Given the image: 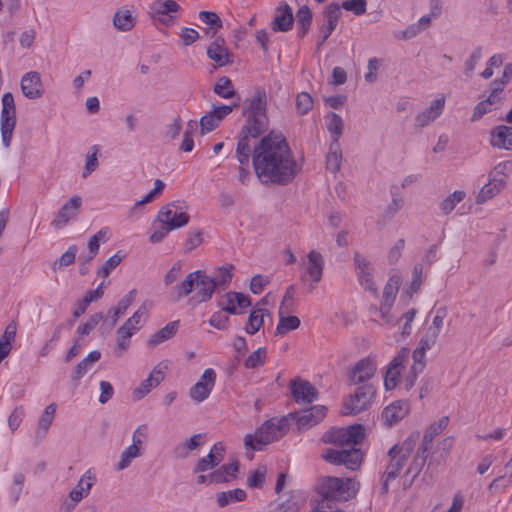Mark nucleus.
Here are the masks:
<instances>
[{"instance_id": "obj_26", "label": "nucleus", "mask_w": 512, "mask_h": 512, "mask_svg": "<svg viewBox=\"0 0 512 512\" xmlns=\"http://www.w3.org/2000/svg\"><path fill=\"white\" fill-rule=\"evenodd\" d=\"M225 447L222 442L215 443L208 455L198 460L194 472H205L213 469L224 459Z\"/></svg>"}, {"instance_id": "obj_46", "label": "nucleus", "mask_w": 512, "mask_h": 512, "mask_svg": "<svg viewBox=\"0 0 512 512\" xmlns=\"http://www.w3.org/2000/svg\"><path fill=\"white\" fill-rule=\"evenodd\" d=\"M142 455V450L137 448L136 445L128 446L120 455V459L116 465L118 471L128 468L132 461Z\"/></svg>"}, {"instance_id": "obj_49", "label": "nucleus", "mask_w": 512, "mask_h": 512, "mask_svg": "<svg viewBox=\"0 0 512 512\" xmlns=\"http://www.w3.org/2000/svg\"><path fill=\"white\" fill-rule=\"evenodd\" d=\"M466 196V193L462 190H456L452 194L448 195L442 202L439 204V208L441 212L445 215L451 213L456 205L460 203Z\"/></svg>"}, {"instance_id": "obj_10", "label": "nucleus", "mask_w": 512, "mask_h": 512, "mask_svg": "<svg viewBox=\"0 0 512 512\" xmlns=\"http://www.w3.org/2000/svg\"><path fill=\"white\" fill-rule=\"evenodd\" d=\"M16 122L14 97L11 93L7 92L2 96V110L0 115L1 138L5 148H9L11 145Z\"/></svg>"}, {"instance_id": "obj_7", "label": "nucleus", "mask_w": 512, "mask_h": 512, "mask_svg": "<svg viewBox=\"0 0 512 512\" xmlns=\"http://www.w3.org/2000/svg\"><path fill=\"white\" fill-rule=\"evenodd\" d=\"M286 432V420L273 418L266 421L254 435L247 434L244 438V445L247 449L261 450L263 445L280 439Z\"/></svg>"}, {"instance_id": "obj_12", "label": "nucleus", "mask_w": 512, "mask_h": 512, "mask_svg": "<svg viewBox=\"0 0 512 512\" xmlns=\"http://www.w3.org/2000/svg\"><path fill=\"white\" fill-rule=\"evenodd\" d=\"M353 264L355 273L361 287L374 296L378 294V288L374 281V269L371 262L359 252H355L353 256Z\"/></svg>"}, {"instance_id": "obj_13", "label": "nucleus", "mask_w": 512, "mask_h": 512, "mask_svg": "<svg viewBox=\"0 0 512 512\" xmlns=\"http://www.w3.org/2000/svg\"><path fill=\"white\" fill-rule=\"evenodd\" d=\"M377 366V359L373 354L360 359L349 372L350 382L354 385H358L369 381L375 375Z\"/></svg>"}, {"instance_id": "obj_53", "label": "nucleus", "mask_w": 512, "mask_h": 512, "mask_svg": "<svg viewBox=\"0 0 512 512\" xmlns=\"http://www.w3.org/2000/svg\"><path fill=\"white\" fill-rule=\"evenodd\" d=\"M214 92L225 99L232 98L235 95L232 81L228 77H220L214 87Z\"/></svg>"}, {"instance_id": "obj_18", "label": "nucleus", "mask_w": 512, "mask_h": 512, "mask_svg": "<svg viewBox=\"0 0 512 512\" xmlns=\"http://www.w3.org/2000/svg\"><path fill=\"white\" fill-rule=\"evenodd\" d=\"M446 99L444 95H438L423 111L419 112L415 117V124L418 127H426L434 122L445 108Z\"/></svg>"}, {"instance_id": "obj_1", "label": "nucleus", "mask_w": 512, "mask_h": 512, "mask_svg": "<svg viewBox=\"0 0 512 512\" xmlns=\"http://www.w3.org/2000/svg\"><path fill=\"white\" fill-rule=\"evenodd\" d=\"M252 164L263 184L288 185L301 170L286 138L270 132L253 147Z\"/></svg>"}, {"instance_id": "obj_32", "label": "nucleus", "mask_w": 512, "mask_h": 512, "mask_svg": "<svg viewBox=\"0 0 512 512\" xmlns=\"http://www.w3.org/2000/svg\"><path fill=\"white\" fill-rule=\"evenodd\" d=\"M206 435L202 433L194 434L189 439L179 443L173 450L174 456L178 459H185L189 454L200 448L205 441Z\"/></svg>"}, {"instance_id": "obj_60", "label": "nucleus", "mask_w": 512, "mask_h": 512, "mask_svg": "<svg viewBox=\"0 0 512 512\" xmlns=\"http://www.w3.org/2000/svg\"><path fill=\"white\" fill-rule=\"evenodd\" d=\"M429 350L428 348L419 344V346L413 351L411 365L412 371L422 372L425 367V353Z\"/></svg>"}, {"instance_id": "obj_39", "label": "nucleus", "mask_w": 512, "mask_h": 512, "mask_svg": "<svg viewBox=\"0 0 512 512\" xmlns=\"http://www.w3.org/2000/svg\"><path fill=\"white\" fill-rule=\"evenodd\" d=\"M266 315H269V311L267 309L261 307L254 308L249 315L247 324L244 328L245 331L250 335H254L258 332L264 324V317Z\"/></svg>"}, {"instance_id": "obj_8", "label": "nucleus", "mask_w": 512, "mask_h": 512, "mask_svg": "<svg viewBox=\"0 0 512 512\" xmlns=\"http://www.w3.org/2000/svg\"><path fill=\"white\" fill-rule=\"evenodd\" d=\"M449 418L447 416L441 417L438 421L433 422L425 431L420 447L417 450L415 457L408 467L407 473L417 475L423 468L434 438L439 435L448 425Z\"/></svg>"}, {"instance_id": "obj_2", "label": "nucleus", "mask_w": 512, "mask_h": 512, "mask_svg": "<svg viewBox=\"0 0 512 512\" xmlns=\"http://www.w3.org/2000/svg\"><path fill=\"white\" fill-rule=\"evenodd\" d=\"M364 438L362 425H351L343 428L333 427L326 431L321 440L324 443L334 444L340 449H327L322 457L334 465H344L347 469L356 470L360 467L363 454L356 448Z\"/></svg>"}, {"instance_id": "obj_24", "label": "nucleus", "mask_w": 512, "mask_h": 512, "mask_svg": "<svg viewBox=\"0 0 512 512\" xmlns=\"http://www.w3.org/2000/svg\"><path fill=\"white\" fill-rule=\"evenodd\" d=\"M326 415V407L315 405L296 414V423L299 429H308L318 424Z\"/></svg>"}, {"instance_id": "obj_55", "label": "nucleus", "mask_w": 512, "mask_h": 512, "mask_svg": "<svg viewBox=\"0 0 512 512\" xmlns=\"http://www.w3.org/2000/svg\"><path fill=\"white\" fill-rule=\"evenodd\" d=\"M483 53L481 47H476L473 49V51L470 53L468 58L465 60L464 63V74L466 76H471L475 67L482 59Z\"/></svg>"}, {"instance_id": "obj_64", "label": "nucleus", "mask_w": 512, "mask_h": 512, "mask_svg": "<svg viewBox=\"0 0 512 512\" xmlns=\"http://www.w3.org/2000/svg\"><path fill=\"white\" fill-rule=\"evenodd\" d=\"M296 106L300 114H307L313 107L312 97L306 92L299 93L296 98Z\"/></svg>"}, {"instance_id": "obj_4", "label": "nucleus", "mask_w": 512, "mask_h": 512, "mask_svg": "<svg viewBox=\"0 0 512 512\" xmlns=\"http://www.w3.org/2000/svg\"><path fill=\"white\" fill-rule=\"evenodd\" d=\"M216 283L203 270L189 273L185 279L173 287L177 299L190 295L194 290L193 299L198 303L207 302L215 292Z\"/></svg>"}, {"instance_id": "obj_27", "label": "nucleus", "mask_w": 512, "mask_h": 512, "mask_svg": "<svg viewBox=\"0 0 512 512\" xmlns=\"http://www.w3.org/2000/svg\"><path fill=\"white\" fill-rule=\"evenodd\" d=\"M291 391L297 403H311L317 399L316 388L307 380H295L291 384Z\"/></svg>"}, {"instance_id": "obj_42", "label": "nucleus", "mask_w": 512, "mask_h": 512, "mask_svg": "<svg viewBox=\"0 0 512 512\" xmlns=\"http://www.w3.org/2000/svg\"><path fill=\"white\" fill-rule=\"evenodd\" d=\"M99 154L100 148L98 145H93L89 148L86 158L85 165L82 170V178H88L94 171L99 167Z\"/></svg>"}, {"instance_id": "obj_57", "label": "nucleus", "mask_w": 512, "mask_h": 512, "mask_svg": "<svg viewBox=\"0 0 512 512\" xmlns=\"http://www.w3.org/2000/svg\"><path fill=\"white\" fill-rule=\"evenodd\" d=\"M343 120L342 118L336 114L331 113L329 116V121L327 123L328 131L333 135V140L338 141L343 130Z\"/></svg>"}, {"instance_id": "obj_17", "label": "nucleus", "mask_w": 512, "mask_h": 512, "mask_svg": "<svg viewBox=\"0 0 512 512\" xmlns=\"http://www.w3.org/2000/svg\"><path fill=\"white\" fill-rule=\"evenodd\" d=\"M82 198L79 195L72 196L57 212L55 218L51 222L56 229L65 227L69 221L75 219L81 209Z\"/></svg>"}, {"instance_id": "obj_44", "label": "nucleus", "mask_w": 512, "mask_h": 512, "mask_svg": "<svg viewBox=\"0 0 512 512\" xmlns=\"http://www.w3.org/2000/svg\"><path fill=\"white\" fill-rule=\"evenodd\" d=\"M16 336V325L10 323L0 338V363L8 356L12 349V342Z\"/></svg>"}, {"instance_id": "obj_62", "label": "nucleus", "mask_w": 512, "mask_h": 512, "mask_svg": "<svg viewBox=\"0 0 512 512\" xmlns=\"http://www.w3.org/2000/svg\"><path fill=\"white\" fill-rule=\"evenodd\" d=\"M397 291H398V280L394 279V278H390L384 287L382 302L393 305L394 300L396 298Z\"/></svg>"}, {"instance_id": "obj_9", "label": "nucleus", "mask_w": 512, "mask_h": 512, "mask_svg": "<svg viewBox=\"0 0 512 512\" xmlns=\"http://www.w3.org/2000/svg\"><path fill=\"white\" fill-rule=\"evenodd\" d=\"M157 220L171 231L186 226L190 220L186 203L173 201L163 206L157 214Z\"/></svg>"}, {"instance_id": "obj_59", "label": "nucleus", "mask_w": 512, "mask_h": 512, "mask_svg": "<svg viewBox=\"0 0 512 512\" xmlns=\"http://www.w3.org/2000/svg\"><path fill=\"white\" fill-rule=\"evenodd\" d=\"M266 472L265 466H259L248 476L247 485L251 488H261L265 482Z\"/></svg>"}, {"instance_id": "obj_50", "label": "nucleus", "mask_w": 512, "mask_h": 512, "mask_svg": "<svg viewBox=\"0 0 512 512\" xmlns=\"http://www.w3.org/2000/svg\"><path fill=\"white\" fill-rule=\"evenodd\" d=\"M280 319L276 327L277 335H284L289 331L295 330L300 326V319L296 316H283L279 311Z\"/></svg>"}, {"instance_id": "obj_28", "label": "nucleus", "mask_w": 512, "mask_h": 512, "mask_svg": "<svg viewBox=\"0 0 512 512\" xmlns=\"http://www.w3.org/2000/svg\"><path fill=\"white\" fill-rule=\"evenodd\" d=\"M293 22L292 8L286 2H282L277 8L276 16L272 21V29L274 31L287 32L292 28Z\"/></svg>"}, {"instance_id": "obj_19", "label": "nucleus", "mask_w": 512, "mask_h": 512, "mask_svg": "<svg viewBox=\"0 0 512 512\" xmlns=\"http://www.w3.org/2000/svg\"><path fill=\"white\" fill-rule=\"evenodd\" d=\"M21 91L30 100H35L44 94V88L39 72L30 71L22 76Z\"/></svg>"}, {"instance_id": "obj_36", "label": "nucleus", "mask_w": 512, "mask_h": 512, "mask_svg": "<svg viewBox=\"0 0 512 512\" xmlns=\"http://www.w3.org/2000/svg\"><path fill=\"white\" fill-rule=\"evenodd\" d=\"M136 328L128 326L126 323H123L116 332L117 343H116V353L118 356H122V354L128 350L130 346V338L136 333Z\"/></svg>"}, {"instance_id": "obj_61", "label": "nucleus", "mask_w": 512, "mask_h": 512, "mask_svg": "<svg viewBox=\"0 0 512 512\" xmlns=\"http://www.w3.org/2000/svg\"><path fill=\"white\" fill-rule=\"evenodd\" d=\"M512 173V160L502 161L498 163L492 171L489 172V176L497 179H507Z\"/></svg>"}, {"instance_id": "obj_48", "label": "nucleus", "mask_w": 512, "mask_h": 512, "mask_svg": "<svg viewBox=\"0 0 512 512\" xmlns=\"http://www.w3.org/2000/svg\"><path fill=\"white\" fill-rule=\"evenodd\" d=\"M56 409L57 405L55 403H51L46 406L38 421V434L42 432V434L45 435L47 433L54 420Z\"/></svg>"}, {"instance_id": "obj_34", "label": "nucleus", "mask_w": 512, "mask_h": 512, "mask_svg": "<svg viewBox=\"0 0 512 512\" xmlns=\"http://www.w3.org/2000/svg\"><path fill=\"white\" fill-rule=\"evenodd\" d=\"M253 138L250 133L244 132V126L241 129L240 138L236 147V156L242 166H249L250 158H252L253 150L250 139Z\"/></svg>"}, {"instance_id": "obj_29", "label": "nucleus", "mask_w": 512, "mask_h": 512, "mask_svg": "<svg viewBox=\"0 0 512 512\" xmlns=\"http://www.w3.org/2000/svg\"><path fill=\"white\" fill-rule=\"evenodd\" d=\"M505 179H497L488 175V183L485 184L479 191L476 202L478 204H483L486 201L494 198L498 195L502 190L506 187Z\"/></svg>"}, {"instance_id": "obj_5", "label": "nucleus", "mask_w": 512, "mask_h": 512, "mask_svg": "<svg viewBox=\"0 0 512 512\" xmlns=\"http://www.w3.org/2000/svg\"><path fill=\"white\" fill-rule=\"evenodd\" d=\"M357 491L358 483L351 478L326 477L319 486V493L322 496L319 502L327 501L328 506H338L337 502L348 501Z\"/></svg>"}, {"instance_id": "obj_45", "label": "nucleus", "mask_w": 512, "mask_h": 512, "mask_svg": "<svg viewBox=\"0 0 512 512\" xmlns=\"http://www.w3.org/2000/svg\"><path fill=\"white\" fill-rule=\"evenodd\" d=\"M246 498V492L243 489L237 488L225 492H220L216 496L218 506L224 507L230 503L243 501Z\"/></svg>"}, {"instance_id": "obj_3", "label": "nucleus", "mask_w": 512, "mask_h": 512, "mask_svg": "<svg viewBox=\"0 0 512 512\" xmlns=\"http://www.w3.org/2000/svg\"><path fill=\"white\" fill-rule=\"evenodd\" d=\"M267 95L264 89L257 87L253 95L245 101L243 115L246 118L244 132L252 137L260 136L267 128Z\"/></svg>"}, {"instance_id": "obj_52", "label": "nucleus", "mask_w": 512, "mask_h": 512, "mask_svg": "<svg viewBox=\"0 0 512 512\" xmlns=\"http://www.w3.org/2000/svg\"><path fill=\"white\" fill-rule=\"evenodd\" d=\"M114 26L120 31L131 30L135 23L129 10L118 11L113 18Z\"/></svg>"}, {"instance_id": "obj_21", "label": "nucleus", "mask_w": 512, "mask_h": 512, "mask_svg": "<svg viewBox=\"0 0 512 512\" xmlns=\"http://www.w3.org/2000/svg\"><path fill=\"white\" fill-rule=\"evenodd\" d=\"M408 356L409 350L403 348L389 364L384 377V386L386 390H393L399 383L400 369Z\"/></svg>"}, {"instance_id": "obj_43", "label": "nucleus", "mask_w": 512, "mask_h": 512, "mask_svg": "<svg viewBox=\"0 0 512 512\" xmlns=\"http://www.w3.org/2000/svg\"><path fill=\"white\" fill-rule=\"evenodd\" d=\"M101 358V352L98 350L91 351L86 358L77 364L74 368L72 378L75 380L81 379L88 370L91 369L92 365Z\"/></svg>"}, {"instance_id": "obj_54", "label": "nucleus", "mask_w": 512, "mask_h": 512, "mask_svg": "<svg viewBox=\"0 0 512 512\" xmlns=\"http://www.w3.org/2000/svg\"><path fill=\"white\" fill-rule=\"evenodd\" d=\"M25 482V475L21 472H16L13 474L12 485L9 488V496L13 503H16L23 491V486Z\"/></svg>"}, {"instance_id": "obj_15", "label": "nucleus", "mask_w": 512, "mask_h": 512, "mask_svg": "<svg viewBox=\"0 0 512 512\" xmlns=\"http://www.w3.org/2000/svg\"><path fill=\"white\" fill-rule=\"evenodd\" d=\"M150 9L155 20L170 26L175 23L181 7L174 0H156L151 4Z\"/></svg>"}, {"instance_id": "obj_16", "label": "nucleus", "mask_w": 512, "mask_h": 512, "mask_svg": "<svg viewBox=\"0 0 512 512\" xmlns=\"http://www.w3.org/2000/svg\"><path fill=\"white\" fill-rule=\"evenodd\" d=\"M512 79V63H506L504 65L502 76L495 79L490 84V94L485 99L495 109L499 108L503 102V91L506 85L510 83Z\"/></svg>"}, {"instance_id": "obj_51", "label": "nucleus", "mask_w": 512, "mask_h": 512, "mask_svg": "<svg viewBox=\"0 0 512 512\" xmlns=\"http://www.w3.org/2000/svg\"><path fill=\"white\" fill-rule=\"evenodd\" d=\"M341 15L342 11L340 5L331 3L325 8L323 24L335 30Z\"/></svg>"}, {"instance_id": "obj_11", "label": "nucleus", "mask_w": 512, "mask_h": 512, "mask_svg": "<svg viewBox=\"0 0 512 512\" xmlns=\"http://www.w3.org/2000/svg\"><path fill=\"white\" fill-rule=\"evenodd\" d=\"M376 396L375 388L370 385H363L358 387L354 394L345 399L343 404L344 414H358L367 410Z\"/></svg>"}, {"instance_id": "obj_22", "label": "nucleus", "mask_w": 512, "mask_h": 512, "mask_svg": "<svg viewBox=\"0 0 512 512\" xmlns=\"http://www.w3.org/2000/svg\"><path fill=\"white\" fill-rule=\"evenodd\" d=\"M446 316V311L444 309H438L436 311L435 316L432 319V323L426 328L423 336L421 337L419 344L431 349L442 330L444 318Z\"/></svg>"}, {"instance_id": "obj_41", "label": "nucleus", "mask_w": 512, "mask_h": 512, "mask_svg": "<svg viewBox=\"0 0 512 512\" xmlns=\"http://www.w3.org/2000/svg\"><path fill=\"white\" fill-rule=\"evenodd\" d=\"M137 295L136 289H132L126 294L123 298H121L117 306L110 308L109 313L112 318V325H115L119 320L120 316L123 315L128 307L133 303Z\"/></svg>"}, {"instance_id": "obj_47", "label": "nucleus", "mask_w": 512, "mask_h": 512, "mask_svg": "<svg viewBox=\"0 0 512 512\" xmlns=\"http://www.w3.org/2000/svg\"><path fill=\"white\" fill-rule=\"evenodd\" d=\"M512 485V457L505 464V473L496 477L489 485L488 490H498L499 488H507Z\"/></svg>"}, {"instance_id": "obj_37", "label": "nucleus", "mask_w": 512, "mask_h": 512, "mask_svg": "<svg viewBox=\"0 0 512 512\" xmlns=\"http://www.w3.org/2000/svg\"><path fill=\"white\" fill-rule=\"evenodd\" d=\"M238 469V462L222 465L219 469L209 475L210 481L213 483L229 482L236 478Z\"/></svg>"}, {"instance_id": "obj_30", "label": "nucleus", "mask_w": 512, "mask_h": 512, "mask_svg": "<svg viewBox=\"0 0 512 512\" xmlns=\"http://www.w3.org/2000/svg\"><path fill=\"white\" fill-rule=\"evenodd\" d=\"M324 269V258L320 252L311 250L307 255V274L315 284L321 281Z\"/></svg>"}, {"instance_id": "obj_6", "label": "nucleus", "mask_w": 512, "mask_h": 512, "mask_svg": "<svg viewBox=\"0 0 512 512\" xmlns=\"http://www.w3.org/2000/svg\"><path fill=\"white\" fill-rule=\"evenodd\" d=\"M418 434H411L405 439L400 445H394L388 452L389 463L387 464L383 477V490L385 493L388 492L389 481L395 479L403 469V466L411 453L413 452Z\"/></svg>"}, {"instance_id": "obj_25", "label": "nucleus", "mask_w": 512, "mask_h": 512, "mask_svg": "<svg viewBox=\"0 0 512 512\" xmlns=\"http://www.w3.org/2000/svg\"><path fill=\"white\" fill-rule=\"evenodd\" d=\"M232 110L233 106L229 105H220L214 107L212 111L200 119L202 134L214 130L220 124V122L232 112Z\"/></svg>"}, {"instance_id": "obj_14", "label": "nucleus", "mask_w": 512, "mask_h": 512, "mask_svg": "<svg viewBox=\"0 0 512 512\" xmlns=\"http://www.w3.org/2000/svg\"><path fill=\"white\" fill-rule=\"evenodd\" d=\"M215 383L216 372L212 368L205 369L199 380L190 388V398L196 403L205 401L210 396Z\"/></svg>"}, {"instance_id": "obj_38", "label": "nucleus", "mask_w": 512, "mask_h": 512, "mask_svg": "<svg viewBox=\"0 0 512 512\" xmlns=\"http://www.w3.org/2000/svg\"><path fill=\"white\" fill-rule=\"evenodd\" d=\"M95 478L87 471L79 480V483L71 490L70 498L74 502H79L86 496L94 482Z\"/></svg>"}, {"instance_id": "obj_23", "label": "nucleus", "mask_w": 512, "mask_h": 512, "mask_svg": "<svg viewBox=\"0 0 512 512\" xmlns=\"http://www.w3.org/2000/svg\"><path fill=\"white\" fill-rule=\"evenodd\" d=\"M251 305L249 297L239 292H228L223 297L219 306L228 314L237 315L242 313V309Z\"/></svg>"}, {"instance_id": "obj_63", "label": "nucleus", "mask_w": 512, "mask_h": 512, "mask_svg": "<svg viewBox=\"0 0 512 512\" xmlns=\"http://www.w3.org/2000/svg\"><path fill=\"white\" fill-rule=\"evenodd\" d=\"M199 19L215 31L222 27V21L215 12L201 11L199 13Z\"/></svg>"}, {"instance_id": "obj_31", "label": "nucleus", "mask_w": 512, "mask_h": 512, "mask_svg": "<svg viewBox=\"0 0 512 512\" xmlns=\"http://www.w3.org/2000/svg\"><path fill=\"white\" fill-rule=\"evenodd\" d=\"M490 143L493 147L512 150V127L500 125L491 131Z\"/></svg>"}, {"instance_id": "obj_56", "label": "nucleus", "mask_w": 512, "mask_h": 512, "mask_svg": "<svg viewBox=\"0 0 512 512\" xmlns=\"http://www.w3.org/2000/svg\"><path fill=\"white\" fill-rule=\"evenodd\" d=\"M197 129V122L190 120L187 123V127L184 133L183 141L181 143L180 149L184 152H191L194 148V141L192 138V134Z\"/></svg>"}, {"instance_id": "obj_35", "label": "nucleus", "mask_w": 512, "mask_h": 512, "mask_svg": "<svg viewBox=\"0 0 512 512\" xmlns=\"http://www.w3.org/2000/svg\"><path fill=\"white\" fill-rule=\"evenodd\" d=\"M178 328L179 321H172L167 323L163 328L159 329L149 337L147 341L148 346L154 348L159 344L171 339L176 334Z\"/></svg>"}, {"instance_id": "obj_40", "label": "nucleus", "mask_w": 512, "mask_h": 512, "mask_svg": "<svg viewBox=\"0 0 512 512\" xmlns=\"http://www.w3.org/2000/svg\"><path fill=\"white\" fill-rule=\"evenodd\" d=\"M342 162V150L339 141L332 140L329 152L326 156L327 169L332 173H337L340 170Z\"/></svg>"}, {"instance_id": "obj_33", "label": "nucleus", "mask_w": 512, "mask_h": 512, "mask_svg": "<svg viewBox=\"0 0 512 512\" xmlns=\"http://www.w3.org/2000/svg\"><path fill=\"white\" fill-rule=\"evenodd\" d=\"M207 56L218 66L222 67L229 63V52L225 47L223 38H216L207 49Z\"/></svg>"}, {"instance_id": "obj_20", "label": "nucleus", "mask_w": 512, "mask_h": 512, "mask_svg": "<svg viewBox=\"0 0 512 512\" xmlns=\"http://www.w3.org/2000/svg\"><path fill=\"white\" fill-rule=\"evenodd\" d=\"M409 404L406 401L398 400L390 403L388 406L384 408L381 414V420L383 424L387 427H392L397 424L409 412Z\"/></svg>"}, {"instance_id": "obj_58", "label": "nucleus", "mask_w": 512, "mask_h": 512, "mask_svg": "<svg viewBox=\"0 0 512 512\" xmlns=\"http://www.w3.org/2000/svg\"><path fill=\"white\" fill-rule=\"evenodd\" d=\"M266 355L267 353L265 348H258L256 351H254L248 356V358L244 362V366L247 369H254L258 366H261L264 364Z\"/></svg>"}]
</instances>
